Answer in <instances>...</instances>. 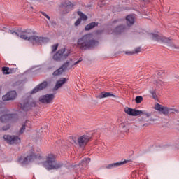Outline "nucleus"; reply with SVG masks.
<instances>
[{
    "instance_id": "nucleus-1",
    "label": "nucleus",
    "mask_w": 179,
    "mask_h": 179,
    "mask_svg": "<svg viewBox=\"0 0 179 179\" xmlns=\"http://www.w3.org/2000/svg\"><path fill=\"white\" fill-rule=\"evenodd\" d=\"M8 33L20 37L22 40L29 41L34 45L36 44H42L45 43L48 39L47 38L40 37L34 35V31L31 29H26L24 31H15L13 29L9 30Z\"/></svg>"
},
{
    "instance_id": "nucleus-2",
    "label": "nucleus",
    "mask_w": 179,
    "mask_h": 179,
    "mask_svg": "<svg viewBox=\"0 0 179 179\" xmlns=\"http://www.w3.org/2000/svg\"><path fill=\"white\" fill-rule=\"evenodd\" d=\"M99 45V41L94 40L91 34H87L78 39L77 47L80 50H90Z\"/></svg>"
},
{
    "instance_id": "nucleus-3",
    "label": "nucleus",
    "mask_w": 179,
    "mask_h": 179,
    "mask_svg": "<svg viewBox=\"0 0 179 179\" xmlns=\"http://www.w3.org/2000/svg\"><path fill=\"white\" fill-rule=\"evenodd\" d=\"M43 166L46 170H58V169H61L64 166V164L61 162H56L55 155L49 154L46 157L45 162L43 163Z\"/></svg>"
},
{
    "instance_id": "nucleus-4",
    "label": "nucleus",
    "mask_w": 179,
    "mask_h": 179,
    "mask_svg": "<svg viewBox=\"0 0 179 179\" xmlns=\"http://www.w3.org/2000/svg\"><path fill=\"white\" fill-rule=\"evenodd\" d=\"M34 159H42V157L40 153L36 155V153H34V150H30L29 155L25 157H20L18 159V162L20 163V164H22V166H24V164H29V163L32 162V160H34Z\"/></svg>"
},
{
    "instance_id": "nucleus-5",
    "label": "nucleus",
    "mask_w": 179,
    "mask_h": 179,
    "mask_svg": "<svg viewBox=\"0 0 179 179\" xmlns=\"http://www.w3.org/2000/svg\"><path fill=\"white\" fill-rule=\"evenodd\" d=\"M70 53L71 52H69V50L65 48L60 49L53 55V59L57 62H61V61H65V59H66L69 56Z\"/></svg>"
},
{
    "instance_id": "nucleus-6",
    "label": "nucleus",
    "mask_w": 179,
    "mask_h": 179,
    "mask_svg": "<svg viewBox=\"0 0 179 179\" xmlns=\"http://www.w3.org/2000/svg\"><path fill=\"white\" fill-rule=\"evenodd\" d=\"M79 62H80V60H78V61L76 62L75 63H72L71 62H66L60 68H59L57 70H56L53 72V73H52L53 76H58L59 75H62V73H64V72H65V71H66V69H68V68H69V69H71V68H72V66H73L74 65H78V64H79Z\"/></svg>"
},
{
    "instance_id": "nucleus-7",
    "label": "nucleus",
    "mask_w": 179,
    "mask_h": 179,
    "mask_svg": "<svg viewBox=\"0 0 179 179\" xmlns=\"http://www.w3.org/2000/svg\"><path fill=\"white\" fill-rule=\"evenodd\" d=\"M152 40H155L159 43H164L165 44H167V45L171 47L172 48H177V47H176V45H174V43H173V42L169 38L161 36L156 34H152Z\"/></svg>"
},
{
    "instance_id": "nucleus-8",
    "label": "nucleus",
    "mask_w": 179,
    "mask_h": 179,
    "mask_svg": "<svg viewBox=\"0 0 179 179\" xmlns=\"http://www.w3.org/2000/svg\"><path fill=\"white\" fill-rule=\"evenodd\" d=\"M124 113L128 115H132V117H138V115H146L147 118H149L150 113H148L145 110H138L136 109H132L131 108H125Z\"/></svg>"
},
{
    "instance_id": "nucleus-9",
    "label": "nucleus",
    "mask_w": 179,
    "mask_h": 179,
    "mask_svg": "<svg viewBox=\"0 0 179 179\" xmlns=\"http://www.w3.org/2000/svg\"><path fill=\"white\" fill-rule=\"evenodd\" d=\"M3 139L10 145H17V143H20V138L17 136L4 135Z\"/></svg>"
},
{
    "instance_id": "nucleus-10",
    "label": "nucleus",
    "mask_w": 179,
    "mask_h": 179,
    "mask_svg": "<svg viewBox=\"0 0 179 179\" xmlns=\"http://www.w3.org/2000/svg\"><path fill=\"white\" fill-rule=\"evenodd\" d=\"M18 106L23 111H29V110L31 109V107H34V106H36V102H32L30 103L29 100L25 99L22 101Z\"/></svg>"
},
{
    "instance_id": "nucleus-11",
    "label": "nucleus",
    "mask_w": 179,
    "mask_h": 179,
    "mask_svg": "<svg viewBox=\"0 0 179 179\" xmlns=\"http://www.w3.org/2000/svg\"><path fill=\"white\" fill-rule=\"evenodd\" d=\"M55 97L54 94H45L39 98V101L45 104H50L52 102Z\"/></svg>"
},
{
    "instance_id": "nucleus-12",
    "label": "nucleus",
    "mask_w": 179,
    "mask_h": 179,
    "mask_svg": "<svg viewBox=\"0 0 179 179\" xmlns=\"http://www.w3.org/2000/svg\"><path fill=\"white\" fill-rule=\"evenodd\" d=\"M90 141V137L89 136L83 135L78 138V143L80 148H85L87 145V142Z\"/></svg>"
},
{
    "instance_id": "nucleus-13",
    "label": "nucleus",
    "mask_w": 179,
    "mask_h": 179,
    "mask_svg": "<svg viewBox=\"0 0 179 179\" xmlns=\"http://www.w3.org/2000/svg\"><path fill=\"white\" fill-rule=\"evenodd\" d=\"M17 96V94L16 93V91H10L8 92L6 94L3 95L2 99L3 101H9L10 100H15Z\"/></svg>"
},
{
    "instance_id": "nucleus-14",
    "label": "nucleus",
    "mask_w": 179,
    "mask_h": 179,
    "mask_svg": "<svg viewBox=\"0 0 179 179\" xmlns=\"http://www.w3.org/2000/svg\"><path fill=\"white\" fill-rule=\"evenodd\" d=\"M127 163H129V160L124 159L119 162L108 164V166H106V169L111 170V169H116V167H120V166H123V164H125Z\"/></svg>"
},
{
    "instance_id": "nucleus-15",
    "label": "nucleus",
    "mask_w": 179,
    "mask_h": 179,
    "mask_svg": "<svg viewBox=\"0 0 179 179\" xmlns=\"http://www.w3.org/2000/svg\"><path fill=\"white\" fill-rule=\"evenodd\" d=\"M47 86H48V83L47 81L43 82L32 90L31 94H34V93H37V92H40V90L45 89Z\"/></svg>"
},
{
    "instance_id": "nucleus-16",
    "label": "nucleus",
    "mask_w": 179,
    "mask_h": 179,
    "mask_svg": "<svg viewBox=\"0 0 179 179\" xmlns=\"http://www.w3.org/2000/svg\"><path fill=\"white\" fill-rule=\"evenodd\" d=\"M96 99H99L101 100V99H106L107 97H114L115 99L117 96L116 95H114L111 92H102L99 95H96Z\"/></svg>"
},
{
    "instance_id": "nucleus-17",
    "label": "nucleus",
    "mask_w": 179,
    "mask_h": 179,
    "mask_svg": "<svg viewBox=\"0 0 179 179\" xmlns=\"http://www.w3.org/2000/svg\"><path fill=\"white\" fill-rule=\"evenodd\" d=\"M128 28L125 25H119L115 27V29L113 31L114 34H121V33H124V31H127Z\"/></svg>"
},
{
    "instance_id": "nucleus-18",
    "label": "nucleus",
    "mask_w": 179,
    "mask_h": 179,
    "mask_svg": "<svg viewBox=\"0 0 179 179\" xmlns=\"http://www.w3.org/2000/svg\"><path fill=\"white\" fill-rule=\"evenodd\" d=\"M65 83H66V78H63L59 80L58 81H57L56 85L53 88V90H58V89H59V87H62V86H64V85H65Z\"/></svg>"
},
{
    "instance_id": "nucleus-19",
    "label": "nucleus",
    "mask_w": 179,
    "mask_h": 179,
    "mask_svg": "<svg viewBox=\"0 0 179 179\" xmlns=\"http://www.w3.org/2000/svg\"><path fill=\"white\" fill-rule=\"evenodd\" d=\"M174 112L178 113V110L164 106L162 108V110H161V113H162V114H164V115H167L168 114H169V113L170 114H171Z\"/></svg>"
},
{
    "instance_id": "nucleus-20",
    "label": "nucleus",
    "mask_w": 179,
    "mask_h": 179,
    "mask_svg": "<svg viewBox=\"0 0 179 179\" xmlns=\"http://www.w3.org/2000/svg\"><path fill=\"white\" fill-rule=\"evenodd\" d=\"M90 158H85L81 161V162L78 164L79 168L80 169H86L87 167V164L90 163Z\"/></svg>"
},
{
    "instance_id": "nucleus-21",
    "label": "nucleus",
    "mask_w": 179,
    "mask_h": 179,
    "mask_svg": "<svg viewBox=\"0 0 179 179\" xmlns=\"http://www.w3.org/2000/svg\"><path fill=\"white\" fill-rule=\"evenodd\" d=\"M126 23L127 26H132L135 23V17L132 15H129L126 17Z\"/></svg>"
},
{
    "instance_id": "nucleus-22",
    "label": "nucleus",
    "mask_w": 179,
    "mask_h": 179,
    "mask_svg": "<svg viewBox=\"0 0 179 179\" xmlns=\"http://www.w3.org/2000/svg\"><path fill=\"white\" fill-rule=\"evenodd\" d=\"M63 6H64V8H66V9H68V10L66 11V13H69V10H72V9H73V6H75V5H73V3H72L71 1H66L64 3Z\"/></svg>"
},
{
    "instance_id": "nucleus-23",
    "label": "nucleus",
    "mask_w": 179,
    "mask_h": 179,
    "mask_svg": "<svg viewBox=\"0 0 179 179\" xmlns=\"http://www.w3.org/2000/svg\"><path fill=\"white\" fill-rule=\"evenodd\" d=\"M96 26H99V22H91L85 26V31H89L90 30H92V29H94Z\"/></svg>"
},
{
    "instance_id": "nucleus-24",
    "label": "nucleus",
    "mask_w": 179,
    "mask_h": 179,
    "mask_svg": "<svg viewBox=\"0 0 179 179\" xmlns=\"http://www.w3.org/2000/svg\"><path fill=\"white\" fill-rule=\"evenodd\" d=\"M11 118H12V114H6L2 115L0 117V121L1 122H8V121H10Z\"/></svg>"
},
{
    "instance_id": "nucleus-25",
    "label": "nucleus",
    "mask_w": 179,
    "mask_h": 179,
    "mask_svg": "<svg viewBox=\"0 0 179 179\" xmlns=\"http://www.w3.org/2000/svg\"><path fill=\"white\" fill-rule=\"evenodd\" d=\"M77 14L78 15V16H80V20H84L86 21L87 20V17L86 15H85V13H83L82 11H78Z\"/></svg>"
},
{
    "instance_id": "nucleus-26",
    "label": "nucleus",
    "mask_w": 179,
    "mask_h": 179,
    "mask_svg": "<svg viewBox=\"0 0 179 179\" xmlns=\"http://www.w3.org/2000/svg\"><path fill=\"white\" fill-rule=\"evenodd\" d=\"M29 124H30V121H26V122L22 124L20 130V134H23L24 132V131H26V127H27V125H29Z\"/></svg>"
},
{
    "instance_id": "nucleus-27",
    "label": "nucleus",
    "mask_w": 179,
    "mask_h": 179,
    "mask_svg": "<svg viewBox=\"0 0 179 179\" xmlns=\"http://www.w3.org/2000/svg\"><path fill=\"white\" fill-rule=\"evenodd\" d=\"M2 72L4 75H10V73H11L10 69L6 66L2 68Z\"/></svg>"
},
{
    "instance_id": "nucleus-28",
    "label": "nucleus",
    "mask_w": 179,
    "mask_h": 179,
    "mask_svg": "<svg viewBox=\"0 0 179 179\" xmlns=\"http://www.w3.org/2000/svg\"><path fill=\"white\" fill-rule=\"evenodd\" d=\"M135 101L137 104H140V103L143 101V97H142V96H137L135 99Z\"/></svg>"
},
{
    "instance_id": "nucleus-29",
    "label": "nucleus",
    "mask_w": 179,
    "mask_h": 179,
    "mask_svg": "<svg viewBox=\"0 0 179 179\" xmlns=\"http://www.w3.org/2000/svg\"><path fill=\"white\" fill-rule=\"evenodd\" d=\"M138 52H141V48H137L134 50V52H126V54H129L130 55H132L133 54H138Z\"/></svg>"
},
{
    "instance_id": "nucleus-30",
    "label": "nucleus",
    "mask_w": 179,
    "mask_h": 179,
    "mask_svg": "<svg viewBox=\"0 0 179 179\" xmlns=\"http://www.w3.org/2000/svg\"><path fill=\"white\" fill-rule=\"evenodd\" d=\"M150 94H152V99H154V100H157V95L156 94V91L155 90H150Z\"/></svg>"
},
{
    "instance_id": "nucleus-31",
    "label": "nucleus",
    "mask_w": 179,
    "mask_h": 179,
    "mask_svg": "<svg viewBox=\"0 0 179 179\" xmlns=\"http://www.w3.org/2000/svg\"><path fill=\"white\" fill-rule=\"evenodd\" d=\"M163 106L159 104V103H157L155 108V110H157V111H161L162 112V110L163 109Z\"/></svg>"
},
{
    "instance_id": "nucleus-32",
    "label": "nucleus",
    "mask_w": 179,
    "mask_h": 179,
    "mask_svg": "<svg viewBox=\"0 0 179 179\" xmlns=\"http://www.w3.org/2000/svg\"><path fill=\"white\" fill-rule=\"evenodd\" d=\"M58 43H56L52 46V52H55L57 50H58Z\"/></svg>"
},
{
    "instance_id": "nucleus-33",
    "label": "nucleus",
    "mask_w": 179,
    "mask_h": 179,
    "mask_svg": "<svg viewBox=\"0 0 179 179\" xmlns=\"http://www.w3.org/2000/svg\"><path fill=\"white\" fill-rule=\"evenodd\" d=\"M80 23H82V20L78 18L76 22L74 23V26H76V27H78V26H79V24H80Z\"/></svg>"
},
{
    "instance_id": "nucleus-34",
    "label": "nucleus",
    "mask_w": 179,
    "mask_h": 179,
    "mask_svg": "<svg viewBox=\"0 0 179 179\" xmlns=\"http://www.w3.org/2000/svg\"><path fill=\"white\" fill-rule=\"evenodd\" d=\"M41 13L45 16V17H46V19H48V20H51V17H50V16L48 15H47V13H45V12L41 11Z\"/></svg>"
},
{
    "instance_id": "nucleus-35",
    "label": "nucleus",
    "mask_w": 179,
    "mask_h": 179,
    "mask_svg": "<svg viewBox=\"0 0 179 179\" xmlns=\"http://www.w3.org/2000/svg\"><path fill=\"white\" fill-rule=\"evenodd\" d=\"M9 128H10L9 127V125L4 126V127H3V131H8V129H9Z\"/></svg>"
},
{
    "instance_id": "nucleus-36",
    "label": "nucleus",
    "mask_w": 179,
    "mask_h": 179,
    "mask_svg": "<svg viewBox=\"0 0 179 179\" xmlns=\"http://www.w3.org/2000/svg\"><path fill=\"white\" fill-rule=\"evenodd\" d=\"M157 85H163V82H162L160 80H158L156 81Z\"/></svg>"
},
{
    "instance_id": "nucleus-37",
    "label": "nucleus",
    "mask_w": 179,
    "mask_h": 179,
    "mask_svg": "<svg viewBox=\"0 0 179 179\" xmlns=\"http://www.w3.org/2000/svg\"><path fill=\"white\" fill-rule=\"evenodd\" d=\"M117 22H118V20H115L113 23H117Z\"/></svg>"
},
{
    "instance_id": "nucleus-38",
    "label": "nucleus",
    "mask_w": 179,
    "mask_h": 179,
    "mask_svg": "<svg viewBox=\"0 0 179 179\" xmlns=\"http://www.w3.org/2000/svg\"><path fill=\"white\" fill-rule=\"evenodd\" d=\"M121 127H122L123 128H124L125 125L124 124H121Z\"/></svg>"
},
{
    "instance_id": "nucleus-39",
    "label": "nucleus",
    "mask_w": 179,
    "mask_h": 179,
    "mask_svg": "<svg viewBox=\"0 0 179 179\" xmlns=\"http://www.w3.org/2000/svg\"><path fill=\"white\" fill-rule=\"evenodd\" d=\"M143 127H148V124H144Z\"/></svg>"
},
{
    "instance_id": "nucleus-40",
    "label": "nucleus",
    "mask_w": 179,
    "mask_h": 179,
    "mask_svg": "<svg viewBox=\"0 0 179 179\" xmlns=\"http://www.w3.org/2000/svg\"><path fill=\"white\" fill-rule=\"evenodd\" d=\"M134 175H135V172H133V173H132V176H134Z\"/></svg>"
},
{
    "instance_id": "nucleus-41",
    "label": "nucleus",
    "mask_w": 179,
    "mask_h": 179,
    "mask_svg": "<svg viewBox=\"0 0 179 179\" xmlns=\"http://www.w3.org/2000/svg\"><path fill=\"white\" fill-rule=\"evenodd\" d=\"M1 88L0 87V92H1Z\"/></svg>"
}]
</instances>
